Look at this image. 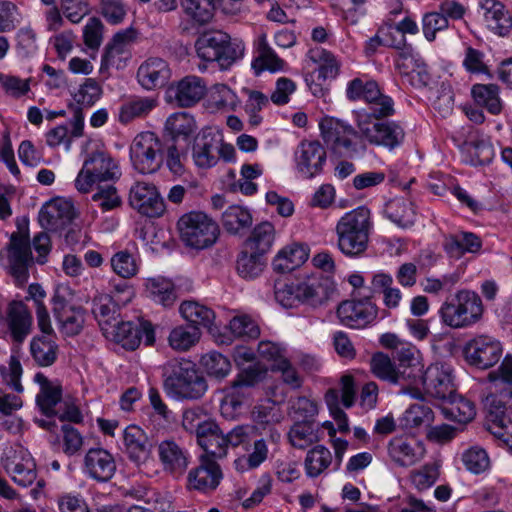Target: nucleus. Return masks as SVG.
<instances>
[{
	"instance_id": "nucleus-62",
	"label": "nucleus",
	"mask_w": 512,
	"mask_h": 512,
	"mask_svg": "<svg viewBox=\"0 0 512 512\" xmlns=\"http://www.w3.org/2000/svg\"><path fill=\"white\" fill-rule=\"evenodd\" d=\"M462 460L466 468L479 474L489 467V457L486 451L479 447H472L462 455Z\"/></svg>"
},
{
	"instance_id": "nucleus-13",
	"label": "nucleus",
	"mask_w": 512,
	"mask_h": 512,
	"mask_svg": "<svg viewBox=\"0 0 512 512\" xmlns=\"http://www.w3.org/2000/svg\"><path fill=\"white\" fill-rule=\"evenodd\" d=\"M53 313L60 323L61 332L68 337L79 335L85 324L86 310L82 306L69 305L58 292L52 298Z\"/></svg>"
},
{
	"instance_id": "nucleus-17",
	"label": "nucleus",
	"mask_w": 512,
	"mask_h": 512,
	"mask_svg": "<svg viewBox=\"0 0 512 512\" xmlns=\"http://www.w3.org/2000/svg\"><path fill=\"white\" fill-rule=\"evenodd\" d=\"M222 478L223 473L218 462L207 455H201L199 465L188 474V487L209 493L219 486Z\"/></svg>"
},
{
	"instance_id": "nucleus-24",
	"label": "nucleus",
	"mask_w": 512,
	"mask_h": 512,
	"mask_svg": "<svg viewBox=\"0 0 512 512\" xmlns=\"http://www.w3.org/2000/svg\"><path fill=\"white\" fill-rule=\"evenodd\" d=\"M188 454L174 440L162 441V472L174 480L184 475L188 467Z\"/></svg>"
},
{
	"instance_id": "nucleus-60",
	"label": "nucleus",
	"mask_w": 512,
	"mask_h": 512,
	"mask_svg": "<svg viewBox=\"0 0 512 512\" xmlns=\"http://www.w3.org/2000/svg\"><path fill=\"white\" fill-rule=\"evenodd\" d=\"M289 440L292 446L304 449L316 440L313 427L307 422L295 423L289 431Z\"/></svg>"
},
{
	"instance_id": "nucleus-58",
	"label": "nucleus",
	"mask_w": 512,
	"mask_h": 512,
	"mask_svg": "<svg viewBox=\"0 0 512 512\" xmlns=\"http://www.w3.org/2000/svg\"><path fill=\"white\" fill-rule=\"evenodd\" d=\"M268 456V447L264 439H258L253 443V451L247 457L235 460V466L238 470L257 468Z\"/></svg>"
},
{
	"instance_id": "nucleus-59",
	"label": "nucleus",
	"mask_w": 512,
	"mask_h": 512,
	"mask_svg": "<svg viewBox=\"0 0 512 512\" xmlns=\"http://www.w3.org/2000/svg\"><path fill=\"white\" fill-rule=\"evenodd\" d=\"M404 421L410 428L429 426L433 421V411L427 405L414 404L405 412Z\"/></svg>"
},
{
	"instance_id": "nucleus-5",
	"label": "nucleus",
	"mask_w": 512,
	"mask_h": 512,
	"mask_svg": "<svg viewBox=\"0 0 512 512\" xmlns=\"http://www.w3.org/2000/svg\"><path fill=\"white\" fill-rule=\"evenodd\" d=\"M196 50L201 59L227 67L243 56L244 44L229 34H202L196 41Z\"/></svg>"
},
{
	"instance_id": "nucleus-38",
	"label": "nucleus",
	"mask_w": 512,
	"mask_h": 512,
	"mask_svg": "<svg viewBox=\"0 0 512 512\" xmlns=\"http://www.w3.org/2000/svg\"><path fill=\"white\" fill-rule=\"evenodd\" d=\"M274 238V226L270 222L264 221L253 228L245 244L251 251L264 256L272 247Z\"/></svg>"
},
{
	"instance_id": "nucleus-12",
	"label": "nucleus",
	"mask_w": 512,
	"mask_h": 512,
	"mask_svg": "<svg viewBox=\"0 0 512 512\" xmlns=\"http://www.w3.org/2000/svg\"><path fill=\"white\" fill-rule=\"evenodd\" d=\"M205 91V84L199 77L186 76L168 85L165 90V101L176 107L187 108L199 102Z\"/></svg>"
},
{
	"instance_id": "nucleus-61",
	"label": "nucleus",
	"mask_w": 512,
	"mask_h": 512,
	"mask_svg": "<svg viewBox=\"0 0 512 512\" xmlns=\"http://www.w3.org/2000/svg\"><path fill=\"white\" fill-rule=\"evenodd\" d=\"M404 38L405 34H375L367 41L365 52L367 55H372L380 46L397 50L404 46Z\"/></svg>"
},
{
	"instance_id": "nucleus-34",
	"label": "nucleus",
	"mask_w": 512,
	"mask_h": 512,
	"mask_svg": "<svg viewBox=\"0 0 512 512\" xmlns=\"http://www.w3.org/2000/svg\"><path fill=\"white\" fill-rule=\"evenodd\" d=\"M444 402L442 412L445 417L460 424L470 422L476 415L473 403L456 392L454 397H449Z\"/></svg>"
},
{
	"instance_id": "nucleus-47",
	"label": "nucleus",
	"mask_w": 512,
	"mask_h": 512,
	"mask_svg": "<svg viewBox=\"0 0 512 512\" xmlns=\"http://www.w3.org/2000/svg\"><path fill=\"white\" fill-rule=\"evenodd\" d=\"M31 354L40 366H50L57 358V344L47 336L36 337L32 340Z\"/></svg>"
},
{
	"instance_id": "nucleus-18",
	"label": "nucleus",
	"mask_w": 512,
	"mask_h": 512,
	"mask_svg": "<svg viewBox=\"0 0 512 512\" xmlns=\"http://www.w3.org/2000/svg\"><path fill=\"white\" fill-rule=\"evenodd\" d=\"M219 133L211 128L202 129L192 143V159L194 164L201 169H209L217 165Z\"/></svg>"
},
{
	"instance_id": "nucleus-14",
	"label": "nucleus",
	"mask_w": 512,
	"mask_h": 512,
	"mask_svg": "<svg viewBox=\"0 0 512 512\" xmlns=\"http://www.w3.org/2000/svg\"><path fill=\"white\" fill-rule=\"evenodd\" d=\"M422 384L429 396L443 401L449 397H454L456 392L452 370L445 364L430 365L424 371Z\"/></svg>"
},
{
	"instance_id": "nucleus-15",
	"label": "nucleus",
	"mask_w": 512,
	"mask_h": 512,
	"mask_svg": "<svg viewBox=\"0 0 512 512\" xmlns=\"http://www.w3.org/2000/svg\"><path fill=\"white\" fill-rule=\"evenodd\" d=\"M378 308L369 296L360 300L343 301L337 309L341 322L352 328H362L377 316Z\"/></svg>"
},
{
	"instance_id": "nucleus-8",
	"label": "nucleus",
	"mask_w": 512,
	"mask_h": 512,
	"mask_svg": "<svg viewBox=\"0 0 512 512\" xmlns=\"http://www.w3.org/2000/svg\"><path fill=\"white\" fill-rule=\"evenodd\" d=\"M321 137L326 146L339 157H353L357 153L356 144L352 136H357V131L344 122L333 117H324L319 123Z\"/></svg>"
},
{
	"instance_id": "nucleus-32",
	"label": "nucleus",
	"mask_w": 512,
	"mask_h": 512,
	"mask_svg": "<svg viewBox=\"0 0 512 512\" xmlns=\"http://www.w3.org/2000/svg\"><path fill=\"white\" fill-rule=\"evenodd\" d=\"M252 223L253 217L250 211L239 205L229 206L222 214V225L231 235L243 236Z\"/></svg>"
},
{
	"instance_id": "nucleus-54",
	"label": "nucleus",
	"mask_w": 512,
	"mask_h": 512,
	"mask_svg": "<svg viewBox=\"0 0 512 512\" xmlns=\"http://www.w3.org/2000/svg\"><path fill=\"white\" fill-rule=\"evenodd\" d=\"M370 369L378 379L394 384L396 364L388 355L382 352L373 354Z\"/></svg>"
},
{
	"instance_id": "nucleus-52",
	"label": "nucleus",
	"mask_w": 512,
	"mask_h": 512,
	"mask_svg": "<svg viewBox=\"0 0 512 512\" xmlns=\"http://www.w3.org/2000/svg\"><path fill=\"white\" fill-rule=\"evenodd\" d=\"M254 422L261 425H271L282 420V413L278 404L272 399H265L254 406L252 410Z\"/></svg>"
},
{
	"instance_id": "nucleus-21",
	"label": "nucleus",
	"mask_w": 512,
	"mask_h": 512,
	"mask_svg": "<svg viewBox=\"0 0 512 512\" xmlns=\"http://www.w3.org/2000/svg\"><path fill=\"white\" fill-rule=\"evenodd\" d=\"M297 168L307 178L322 171L326 162V151L318 141H302L296 156Z\"/></svg>"
},
{
	"instance_id": "nucleus-50",
	"label": "nucleus",
	"mask_w": 512,
	"mask_h": 512,
	"mask_svg": "<svg viewBox=\"0 0 512 512\" xmlns=\"http://www.w3.org/2000/svg\"><path fill=\"white\" fill-rule=\"evenodd\" d=\"M200 363L206 373L216 379L225 378L231 370L229 359L216 351L204 354L200 359Z\"/></svg>"
},
{
	"instance_id": "nucleus-30",
	"label": "nucleus",
	"mask_w": 512,
	"mask_h": 512,
	"mask_svg": "<svg viewBox=\"0 0 512 512\" xmlns=\"http://www.w3.org/2000/svg\"><path fill=\"white\" fill-rule=\"evenodd\" d=\"M480 238L471 232H459L445 236L443 247L449 257L460 259L466 252L476 253L481 249Z\"/></svg>"
},
{
	"instance_id": "nucleus-55",
	"label": "nucleus",
	"mask_w": 512,
	"mask_h": 512,
	"mask_svg": "<svg viewBox=\"0 0 512 512\" xmlns=\"http://www.w3.org/2000/svg\"><path fill=\"white\" fill-rule=\"evenodd\" d=\"M157 101L150 99H135L121 106L119 120L121 123L127 124L136 117L147 114L152 108L156 107Z\"/></svg>"
},
{
	"instance_id": "nucleus-33",
	"label": "nucleus",
	"mask_w": 512,
	"mask_h": 512,
	"mask_svg": "<svg viewBox=\"0 0 512 512\" xmlns=\"http://www.w3.org/2000/svg\"><path fill=\"white\" fill-rule=\"evenodd\" d=\"M309 257L308 249L302 245H292L282 249L273 261L274 270L288 273L300 267Z\"/></svg>"
},
{
	"instance_id": "nucleus-56",
	"label": "nucleus",
	"mask_w": 512,
	"mask_h": 512,
	"mask_svg": "<svg viewBox=\"0 0 512 512\" xmlns=\"http://www.w3.org/2000/svg\"><path fill=\"white\" fill-rule=\"evenodd\" d=\"M399 51V58L397 60V67L400 73L414 79L415 71L424 63V61L415 55L410 44L404 38V46L397 49Z\"/></svg>"
},
{
	"instance_id": "nucleus-29",
	"label": "nucleus",
	"mask_w": 512,
	"mask_h": 512,
	"mask_svg": "<svg viewBox=\"0 0 512 512\" xmlns=\"http://www.w3.org/2000/svg\"><path fill=\"white\" fill-rule=\"evenodd\" d=\"M92 313L103 334L111 332V327H115L119 320V307L107 294H99L93 298Z\"/></svg>"
},
{
	"instance_id": "nucleus-43",
	"label": "nucleus",
	"mask_w": 512,
	"mask_h": 512,
	"mask_svg": "<svg viewBox=\"0 0 512 512\" xmlns=\"http://www.w3.org/2000/svg\"><path fill=\"white\" fill-rule=\"evenodd\" d=\"M268 367L261 362H256L244 369L238 377L232 382L231 397L240 396L243 388H250L255 386L258 382L264 379Z\"/></svg>"
},
{
	"instance_id": "nucleus-31",
	"label": "nucleus",
	"mask_w": 512,
	"mask_h": 512,
	"mask_svg": "<svg viewBox=\"0 0 512 512\" xmlns=\"http://www.w3.org/2000/svg\"><path fill=\"white\" fill-rule=\"evenodd\" d=\"M196 129V122L187 112H176L170 115L164 127V141L176 143L179 139L186 140Z\"/></svg>"
},
{
	"instance_id": "nucleus-53",
	"label": "nucleus",
	"mask_w": 512,
	"mask_h": 512,
	"mask_svg": "<svg viewBox=\"0 0 512 512\" xmlns=\"http://www.w3.org/2000/svg\"><path fill=\"white\" fill-rule=\"evenodd\" d=\"M264 265L263 255L253 251L250 254L242 252L237 260V271L241 277L252 279L261 274Z\"/></svg>"
},
{
	"instance_id": "nucleus-37",
	"label": "nucleus",
	"mask_w": 512,
	"mask_h": 512,
	"mask_svg": "<svg viewBox=\"0 0 512 512\" xmlns=\"http://www.w3.org/2000/svg\"><path fill=\"white\" fill-rule=\"evenodd\" d=\"M284 62L265 42V37L259 38L257 55L252 61L251 67L255 75H260L263 71L276 72L283 69Z\"/></svg>"
},
{
	"instance_id": "nucleus-7",
	"label": "nucleus",
	"mask_w": 512,
	"mask_h": 512,
	"mask_svg": "<svg viewBox=\"0 0 512 512\" xmlns=\"http://www.w3.org/2000/svg\"><path fill=\"white\" fill-rule=\"evenodd\" d=\"M346 94L349 100H365L370 110L365 115H371V118H386L395 112L392 98L382 94L375 81L364 83L360 78H355L349 82Z\"/></svg>"
},
{
	"instance_id": "nucleus-9",
	"label": "nucleus",
	"mask_w": 512,
	"mask_h": 512,
	"mask_svg": "<svg viewBox=\"0 0 512 512\" xmlns=\"http://www.w3.org/2000/svg\"><path fill=\"white\" fill-rule=\"evenodd\" d=\"M19 231L14 232L10 238L9 261L11 265V274L18 285H23L29 277L28 266L33 263L31 245L29 240L27 221L24 226H18Z\"/></svg>"
},
{
	"instance_id": "nucleus-36",
	"label": "nucleus",
	"mask_w": 512,
	"mask_h": 512,
	"mask_svg": "<svg viewBox=\"0 0 512 512\" xmlns=\"http://www.w3.org/2000/svg\"><path fill=\"white\" fill-rule=\"evenodd\" d=\"M308 56L310 60L318 64V68L314 72L317 74L316 79L318 81L332 80L339 74L340 64L329 51L313 48L309 50Z\"/></svg>"
},
{
	"instance_id": "nucleus-27",
	"label": "nucleus",
	"mask_w": 512,
	"mask_h": 512,
	"mask_svg": "<svg viewBox=\"0 0 512 512\" xmlns=\"http://www.w3.org/2000/svg\"><path fill=\"white\" fill-rule=\"evenodd\" d=\"M7 322L15 342L21 343L30 331L31 314L22 301H12L7 308Z\"/></svg>"
},
{
	"instance_id": "nucleus-35",
	"label": "nucleus",
	"mask_w": 512,
	"mask_h": 512,
	"mask_svg": "<svg viewBox=\"0 0 512 512\" xmlns=\"http://www.w3.org/2000/svg\"><path fill=\"white\" fill-rule=\"evenodd\" d=\"M471 95L479 107L485 108L492 115L501 113L503 105L498 85L475 84L471 88Z\"/></svg>"
},
{
	"instance_id": "nucleus-19",
	"label": "nucleus",
	"mask_w": 512,
	"mask_h": 512,
	"mask_svg": "<svg viewBox=\"0 0 512 512\" xmlns=\"http://www.w3.org/2000/svg\"><path fill=\"white\" fill-rule=\"evenodd\" d=\"M130 204L146 218L160 217V194L154 184L136 183L130 190Z\"/></svg>"
},
{
	"instance_id": "nucleus-44",
	"label": "nucleus",
	"mask_w": 512,
	"mask_h": 512,
	"mask_svg": "<svg viewBox=\"0 0 512 512\" xmlns=\"http://www.w3.org/2000/svg\"><path fill=\"white\" fill-rule=\"evenodd\" d=\"M185 374L187 375L186 380L184 381L177 397L185 399L201 398L208 388L205 376L196 367L195 363L194 367L190 369V371H185Z\"/></svg>"
},
{
	"instance_id": "nucleus-41",
	"label": "nucleus",
	"mask_w": 512,
	"mask_h": 512,
	"mask_svg": "<svg viewBox=\"0 0 512 512\" xmlns=\"http://www.w3.org/2000/svg\"><path fill=\"white\" fill-rule=\"evenodd\" d=\"M385 215L395 224L406 228L415 221V212L411 201L405 198L390 200L384 210Z\"/></svg>"
},
{
	"instance_id": "nucleus-26",
	"label": "nucleus",
	"mask_w": 512,
	"mask_h": 512,
	"mask_svg": "<svg viewBox=\"0 0 512 512\" xmlns=\"http://www.w3.org/2000/svg\"><path fill=\"white\" fill-rule=\"evenodd\" d=\"M486 27L499 32L512 29V15L503 3L498 0H479Z\"/></svg>"
},
{
	"instance_id": "nucleus-49",
	"label": "nucleus",
	"mask_w": 512,
	"mask_h": 512,
	"mask_svg": "<svg viewBox=\"0 0 512 512\" xmlns=\"http://www.w3.org/2000/svg\"><path fill=\"white\" fill-rule=\"evenodd\" d=\"M62 398V386L51 385L40 389V393L36 397V403L40 408L41 412L47 417H54L58 414L56 405L61 404Z\"/></svg>"
},
{
	"instance_id": "nucleus-16",
	"label": "nucleus",
	"mask_w": 512,
	"mask_h": 512,
	"mask_svg": "<svg viewBox=\"0 0 512 512\" xmlns=\"http://www.w3.org/2000/svg\"><path fill=\"white\" fill-rule=\"evenodd\" d=\"M76 216L75 208L70 201L55 198L41 208L39 223L46 230L60 231L70 225Z\"/></svg>"
},
{
	"instance_id": "nucleus-48",
	"label": "nucleus",
	"mask_w": 512,
	"mask_h": 512,
	"mask_svg": "<svg viewBox=\"0 0 512 512\" xmlns=\"http://www.w3.org/2000/svg\"><path fill=\"white\" fill-rule=\"evenodd\" d=\"M185 13L200 25L207 24L214 16V0H181Z\"/></svg>"
},
{
	"instance_id": "nucleus-23",
	"label": "nucleus",
	"mask_w": 512,
	"mask_h": 512,
	"mask_svg": "<svg viewBox=\"0 0 512 512\" xmlns=\"http://www.w3.org/2000/svg\"><path fill=\"white\" fill-rule=\"evenodd\" d=\"M196 437L198 445L205 452L203 455H207L215 460L226 456L225 433L216 422L205 423L200 427Z\"/></svg>"
},
{
	"instance_id": "nucleus-11",
	"label": "nucleus",
	"mask_w": 512,
	"mask_h": 512,
	"mask_svg": "<svg viewBox=\"0 0 512 512\" xmlns=\"http://www.w3.org/2000/svg\"><path fill=\"white\" fill-rule=\"evenodd\" d=\"M463 354L470 366L485 370L499 361L502 355V346L498 340L487 335H480L464 345Z\"/></svg>"
},
{
	"instance_id": "nucleus-1",
	"label": "nucleus",
	"mask_w": 512,
	"mask_h": 512,
	"mask_svg": "<svg viewBox=\"0 0 512 512\" xmlns=\"http://www.w3.org/2000/svg\"><path fill=\"white\" fill-rule=\"evenodd\" d=\"M372 226L370 210L365 206L345 213L335 227L338 249L350 258L364 255Z\"/></svg>"
},
{
	"instance_id": "nucleus-22",
	"label": "nucleus",
	"mask_w": 512,
	"mask_h": 512,
	"mask_svg": "<svg viewBox=\"0 0 512 512\" xmlns=\"http://www.w3.org/2000/svg\"><path fill=\"white\" fill-rule=\"evenodd\" d=\"M425 449L416 439L406 436L392 438L388 445L391 459L399 466L407 467L415 464L424 456Z\"/></svg>"
},
{
	"instance_id": "nucleus-28",
	"label": "nucleus",
	"mask_w": 512,
	"mask_h": 512,
	"mask_svg": "<svg viewBox=\"0 0 512 512\" xmlns=\"http://www.w3.org/2000/svg\"><path fill=\"white\" fill-rule=\"evenodd\" d=\"M193 367L194 363L184 358H174L165 363L162 376L165 377L164 387L167 394L177 397L187 377L185 371H190Z\"/></svg>"
},
{
	"instance_id": "nucleus-2",
	"label": "nucleus",
	"mask_w": 512,
	"mask_h": 512,
	"mask_svg": "<svg viewBox=\"0 0 512 512\" xmlns=\"http://www.w3.org/2000/svg\"><path fill=\"white\" fill-rule=\"evenodd\" d=\"M327 282L321 275L307 276L290 283L276 281L275 299L284 308H294L300 304L316 308L329 298Z\"/></svg>"
},
{
	"instance_id": "nucleus-51",
	"label": "nucleus",
	"mask_w": 512,
	"mask_h": 512,
	"mask_svg": "<svg viewBox=\"0 0 512 512\" xmlns=\"http://www.w3.org/2000/svg\"><path fill=\"white\" fill-rule=\"evenodd\" d=\"M424 366H396L394 385L402 387L403 393H411L423 380Z\"/></svg>"
},
{
	"instance_id": "nucleus-45",
	"label": "nucleus",
	"mask_w": 512,
	"mask_h": 512,
	"mask_svg": "<svg viewBox=\"0 0 512 512\" xmlns=\"http://www.w3.org/2000/svg\"><path fill=\"white\" fill-rule=\"evenodd\" d=\"M104 335L107 338L111 337L128 350H135L140 345V330L131 322L118 320L117 325L111 327V332H106Z\"/></svg>"
},
{
	"instance_id": "nucleus-39",
	"label": "nucleus",
	"mask_w": 512,
	"mask_h": 512,
	"mask_svg": "<svg viewBox=\"0 0 512 512\" xmlns=\"http://www.w3.org/2000/svg\"><path fill=\"white\" fill-rule=\"evenodd\" d=\"M200 337L199 327L190 324L180 325L172 329L168 336V343L173 350L185 352L196 345Z\"/></svg>"
},
{
	"instance_id": "nucleus-64",
	"label": "nucleus",
	"mask_w": 512,
	"mask_h": 512,
	"mask_svg": "<svg viewBox=\"0 0 512 512\" xmlns=\"http://www.w3.org/2000/svg\"><path fill=\"white\" fill-rule=\"evenodd\" d=\"M113 271L122 278H130L137 272V265L132 255L126 251L116 253L111 259Z\"/></svg>"
},
{
	"instance_id": "nucleus-6",
	"label": "nucleus",
	"mask_w": 512,
	"mask_h": 512,
	"mask_svg": "<svg viewBox=\"0 0 512 512\" xmlns=\"http://www.w3.org/2000/svg\"><path fill=\"white\" fill-rule=\"evenodd\" d=\"M371 115H358L357 127L360 136L369 144L383 146L389 150L401 145L404 140V129L394 121L379 122Z\"/></svg>"
},
{
	"instance_id": "nucleus-20",
	"label": "nucleus",
	"mask_w": 512,
	"mask_h": 512,
	"mask_svg": "<svg viewBox=\"0 0 512 512\" xmlns=\"http://www.w3.org/2000/svg\"><path fill=\"white\" fill-rule=\"evenodd\" d=\"M84 471L98 482H107L115 474L113 455L103 448H91L84 457Z\"/></svg>"
},
{
	"instance_id": "nucleus-10",
	"label": "nucleus",
	"mask_w": 512,
	"mask_h": 512,
	"mask_svg": "<svg viewBox=\"0 0 512 512\" xmlns=\"http://www.w3.org/2000/svg\"><path fill=\"white\" fill-rule=\"evenodd\" d=\"M160 151V141L154 132L137 135L130 147V158L134 168L142 174H154L160 169L156 153Z\"/></svg>"
},
{
	"instance_id": "nucleus-3",
	"label": "nucleus",
	"mask_w": 512,
	"mask_h": 512,
	"mask_svg": "<svg viewBox=\"0 0 512 512\" xmlns=\"http://www.w3.org/2000/svg\"><path fill=\"white\" fill-rule=\"evenodd\" d=\"M179 237L185 246L203 250L213 246L220 234L218 224L207 214L192 211L177 221Z\"/></svg>"
},
{
	"instance_id": "nucleus-25",
	"label": "nucleus",
	"mask_w": 512,
	"mask_h": 512,
	"mask_svg": "<svg viewBox=\"0 0 512 512\" xmlns=\"http://www.w3.org/2000/svg\"><path fill=\"white\" fill-rule=\"evenodd\" d=\"M125 452L135 464L145 463L151 453L152 444L139 427L128 426L123 433Z\"/></svg>"
},
{
	"instance_id": "nucleus-63",
	"label": "nucleus",
	"mask_w": 512,
	"mask_h": 512,
	"mask_svg": "<svg viewBox=\"0 0 512 512\" xmlns=\"http://www.w3.org/2000/svg\"><path fill=\"white\" fill-rule=\"evenodd\" d=\"M159 73V60L157 58L149 59L138 68V82L143 88L150 90L156 87Z\"/></svg>"
},
{
	"instance_id": "nucleus-46",
	"label": "nucleus",
	"mask_w": 512,
	"mask_h": 512,
	"mask_svg": "<svg viewBox=\"0 0 512 512\" xmlns=\"http://www.w3.org/2000/svg\"><path fill=\"white\" fill-rule=\"evenodd\" d=\"M332 463V454L323 445H317L307 452L305 469L309 477H318Z\"/></svg>"
},
{
	"instance_id": "nucleus-4",
	"label": "nucleus",
	"mask_w": 512,
	"mask_h": 512,
	"mask_svg": "<svg viewBox=\"0 0 512 512\" xmlns=\"http://www.w3.org/2000/svg\"><path fill=\"white\" fill-rule=\"evenodd\" d=\"M443 323L451 328L469 327L478 322L483 314L482 300L469 290L458 291L452 302H444L439 310Z\"/></svg>"
},
{
	"instance_id": "nucleus-57",
	"label": "nucleus",
	"mask_w": 512,
	"mask_h": 512,
	"mask_svg": "<svg viewBox=\"0 0 512 512\" xmlns=\"http://www.w3.org/2000/svg\"><path fill=\"white\" fill-rule=\"evenodd\" d=\"M229 329L234 336L239 338L256 339L260 335L258 324L248 315L232 318Z\"/></svg>"
},
{
	"instance_id": "nucleus-42",
	"label": "nucleus",
	"mask_w": 512,
	"mask_h": 512,
	"mask_svg": "<svg viewBox=\"0 0 512 512\" xmlns=\"http://www.w3.org/2000/svg\"><path fill=\"white\" fill-rule=\"evenodd\" d=\"M180 312L190 322V325L203 326L209 330H211L215 320L214 311L197 302H183L180 306Z\"/></svg>"
},
{
	"instance_id": "nucleus-40",
	"label": "nucleus",
	"mask_w": 512,
	"mask_h": 512,
	"mask_svg": "<svg viewBox=\"0 0 512 512\" xmlns=\"http://www.w3.org/2000/svg\"><path fill=\"white\" fill-rule=\"evenodd\" d=\"M85 172L94 175L98 183L113 180L117 167L113 159L103 152H95L85 160Z\"/></svg>"
}]
</instances>
